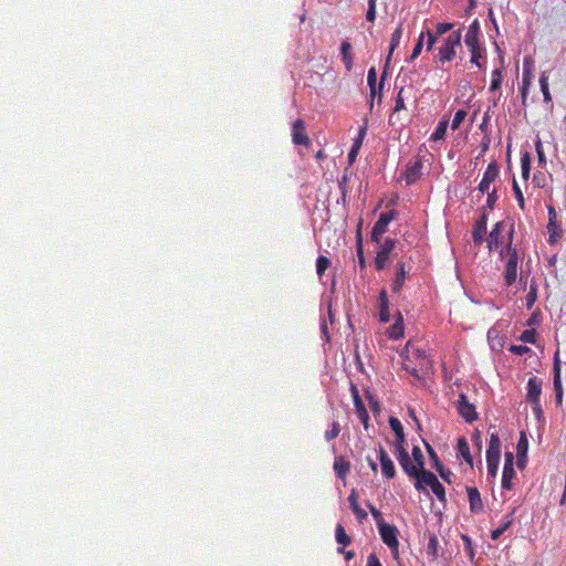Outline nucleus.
Listing matches in <instances>:
<instances>
[{
    "instance_id": "13",
    "label": "nucleus",
    "mask_w": 566,
    "mask_h": 566,
    "mask_svg": "<svg viewBox=\"0 0 566 566\" xmlns=\"http://www.w3.org/2000/svg\"><path fill=\"white\" fill-rule=\"evenodd\" d=\"M486 223H488V212L485 210H483L480 213L479 218L476 219V221L473 226V231H472L473 242L476 245L482 244L484 241V237L486 234Z\"/></svg>"
},
{
    "instance_id": "61",
    "label": "nucleus",
    "mask_w": 566,
    "mask_h": 566,
    "mask_svg": "<svg viewBox=\"0 0 566 566\" xmlns=\"http://www.w3.org/2000/svg\"><path fill=\"white\" fill-rule=\"evenodd\" d=\"M488 465V475L491 478H495L499 469V462H486Z\"/></svg>"
},
{
    "instance_id": "57",
    "label": "nucleus",
    "mask_w": 566,
    "mask_h": 566,
    "mask_svg": "<svg viewBox=\"0 0 566 566\" xmlns=\"http://www.w3.org/2000/svg\"><path fill=\"white\" fill-rule=\"evenodd\" d=\"M367 84L369 87L377 85V72L375 67H370L367 73Z\"/></svg>"
},
{
    "instance_id": "32",
    "label": "nucleus",
    "mask_w": 566,
    "mask_h": 566,
    "mask_svg": "<svg viewBox=\"0 0 566 566\" xmlns=\"http://www.w3.org/2000/svg\"><path fill=\"white\" fill-rule=\"evenodd\" d=\"M335 538L336 542L340 544L343 547L352 543L350 536L346 534V531L342 524H337L335 527Z\"/></svg>"
},
{
    "instance_id": "1",
    "label": "nucleus",
    "mask_w": 566,
    "mask_h": 566,
    "mask_svg": "<svg viewBox=\"0 0 566 566\" xmlns=\"http://www.w3.org/2000/svg\"><path fill=\"white\" fill-rule=\"evenodd\" d=\"M400 356L402 368L416 378H420L430 368V360L426 352L410 342L406 345Z\"/></svg>"
},
{
    "instance_id": "63",
    "label": "nucleus",
    "mask_w": 566,
    "mask_h": 566,
    "mask_svg": "<svg viewBox=\"0 0 566 566\" xmlns=\"http://www.w3.org/2000/svg\"><path fill=\"white\" fill-rule=\"evenodd\" d=\"M516 465L518 469L523 470L527 463V454L523 455L521 453H517L516 455Z\"/></svg>"
},
{
    "instance_id": "11",
    "label": "nucleus",
    "mask_w": 566,
    "mask_h": 566,
    "mask_svg": "<svg viewBox=\"0 0 566 566\" xmlns=\"http://www.w3.org/2000/svg\"><path fill=\"white\" fill-rule=\"evenodd\" d=\"M395 244L396 241L392 239H386L385 242L381 244L380 250L377 252L375 259V266L378 271L384 270L385 266L387 265L390 253L395 248Z\"/></svg>"
},
{
    "instance_id": "5",
    "label": "nucleus",
    "mask_w": 566,
    "mask_h": 566,
    "mask_svg": "<svg viewBox=\"0 0 566 566\" xmlns=\"http://www.w3.org/2000/svg\"><path fill=\"white\" fill-rule=\"evenodd\" d=\"M426 486H429L432 493L439 499L443 500L446 492L443 485L439 482L437 476L427 470L420 471V475L416 481V488L418 490H424Z\"/></svg>"
},
{
    "instance_id": "43",
    "label": "nucleus",
    "mask_w": 566,
    "mask_h": 566,
    "mask_svg": "<svg viewBox=\"0 0 566 566\" xmlns=\"http://www.w3.org/2000/svg\"><path fill=\"white\" fill-rule=\"evenodd\" d=\"M555 228H558L557 224V213L553 206H548V223H547V230H554Z\"/></svg>"
},
{
    "instance_id": "24",
    "label": "nucleus",
    "mask_w": 566,
    "mask_h": 566,
    "mask_svg": "<svg viewBox=\"0 0 566 566\" xmlns=\"http://www.w3.org/2000/svg\"><path fill=\"white\" fill-rule=\"evenodd\" d=\"M365 135H366V127H363L359 129L358 132V135L354 142V144L352 145V148L348 153V161L349 164L352 165L355 160H356V157L358 155V151L361 147V144H363V140L365 138Z\"/></svg>"
},
{
    "instance_id": "45",
    "label": "nucleus",
    "mask_w": 566,
    "mask_h": 566,
    "mask_svg": "<svg viewBox=\"0 0 566 566\" xmlns=\"http://www.w3.org/2000/svg\"><path fill=\"white\" fill-rule=\"evenodd\" d=\"M535 150L538 158V165L544 167L546 165V156L544 154L543 145L539 138L535 142Z\"/></svg>"
},
{
    "instance_id": "36",
    "label": "nucleus",
    "mask_w": 566,
    "mask_h": 566,
    "mask_svg": "<svg viewBox=\"0 0 566 566\" xmlns=\"http://www.w3.org/2000/svg\"><path fill=\"white\" fill-rule=\"evenodd\" d=\"M448 119H442L436 130L433 132V134L431 135V139L432 140H441L443 139L444 135H446V132H447V128H448Z\"/></svg>"
},
{
    "instance_id": "54",
    "label": "nucleus",
    "mask_w": 566,
    "mask_h": 566,
    "mask_svg": "<svg viewBox=\"0 0 566 566\" xmlns=\"http://www.w3.org/2000/svg\"><path fill=\"white\" fill-rule=\"evenodd\" d=\"M547 231L549 232V238H548L549 244H555L563 234V230L559 227L555 228L554 230H547Z\"/></svg>"
},
{
    "instance_id": "8",
    "label": "nucleus",
    "mask_w": 566,
    "mask_h": 566,
    "mask_svg": "<svg viewBox=\"0 0 566 566\" xmlns=\"http://www.w3.org/2000/svg\"><path fill=\"white\" fill-rule=\"evenodd\" d=\"M515 476L514 470V454L511 451H506L504 455V468L502 473V489L511 490L512 480Z\"/></svg>"
},
{
    "instance_id": "35",
    "label": "nucleus",
    "mask_w": 566,
    "mask_h": 566,
    "mask_svg": "<svg viewBox=\"0 0 566 566\" xmlns=\"http://www.w3.org/2000/svg\"><path fill=\"white\" fill-rule=\"evenodd\" d=\"M539 86H541V91L543 93V96H544V102H551L552 101V96H551V93H549V90H548V76L546 75L545 72H543L541 74V77H539Z\"/></svg>"
},
{
    "instance_id": "9",
    "label": "nucleus",
    "mask_w": 566,
    "mask_h": 566,
    "mask_svg": "<svg viewBox=\"0 0 566 566\" xmlns=\"http://www.w3.org/2000/svg\"><path fill=\"white\" fill-rule=\"evenodd\" d=\"M553 385H554L556 405L560 406L563 402L564 391H563L562 377H560V360L558 357V352L554 356Z\"/></svg>"
},
{
    "instance_id": "44",
    "label": "nucleus",
    "mask_w": 566,
    "mask_h": 566,
    "mask_svg": "<svg viewBox=\"0 0 566 566\" xmlns=\"http://www.w3.org/2000/svg\"><path fill=\"white\" fill-rule=\"evenodd\" d=\"M339 432H340L339 423L337 421H334L332 423V428L329 430L325 431V439L327 441L334 440L335 438L338 437Z\"/></svg>"
},
{
    "instance_id": "47",
    "label": "nucleus",
    "mask_w": 566,
    "mask_h": 566,
    "mask_svg": "<svg viewBox=\"0 0 566 566\" xmlns=\"http://www.w3.org/2000/svg\"><path fill=\"white\" fill-rule=\"evenodd\" d=\"M462 460H464L471 468L473 467V459L470 454L469 444L464 438H462Z\"/></svg>"
},
{
    "instance_id": "20",
    "label": "nucleus",
    "mask_w": 566,
    "mask_h": 566,
    "mask_svg": "<svg viewBox=\"0 0 566 566\" xmlns=\"http://www.w3.org/2000/svg\"><path fill=\"white\" fill-rule=\"evenodd\" d=\"M453 28L452 23H438L436 28V32L427 31V48L428 50H431L432 45L437 41V39L440 35H443L444 33L449 32Z\"/></svg>"
},
{
    "instance_id": "31",
    "label": "nucleus",
    "mask_w": 566,
    "mask_h": 566,
    "mask_svg": "<svg viewBox=\"0 0 566 566\" xmlns=\"http://www.w3.org/2000/svg\"><path fill=\"white\" fill-rule=\"evenodd\" d=\"M401 36H402V27L399 25L395 29V31L392 32L391 34V39H390V45H389V52H388V56H387V61L390 60L394 51L398 48L399 43H400V40H401Z\"/></svg>"
},
{
    "instance_id": "60",
    "label": "nucleus",
    "mask_w": 566,
    "mask_h": 566,
    "mask_svg": "<svg viewBox=\"0 0 566 566\" xmlns=\"http://www.w3.org/2000/svg\"><path fill=\"white\" fill-rule=\"evenodd\" d=\"M541 322V315L539 313H533L528 319L526 321V326L533 327L535 325H538Z\"/></svg>"
},
{
    "instance_id": "28",
    "label": "nucleus",
    "mask_w": 566,
    "mask_h": 566,
    "mask_svg": "<svg viewBox=\"0 0 566 566\" xmlns=\"http://www.w3.org/2000/svg\"><path fill=\"white\" fill-rule=\"evenodd\" d=\"M406 274H407V272L405 270V264L403 263H399L396 277H395V280H394L392 284H391L392 292H399L401 290V287L405 284Z\"/></svg>"
},
{
    "instance_id": "19",
    "label": "nucleus",
    "mask_w": 566,
    "mask_h": 566,
    "mask_svg": "<svg viewBox=\"0 0 566 566\" xmlns=\"http://www.w3.org/2000/svg\"><path fill=\"white\" fill-rule=\"evenodd\" d=\"M499 175V168L495 164H490L483 175V178L479 185V190L484 193L489 190L490 184L495 180Z\"/></svg>"
},
{
    "instance_id": "56",
    "label": "nucleus",
    "mask_w": 566,
    "mask_h": 566,
    "mask_svg": "<svg viewBox=\"0 0 566 566\" xmlns=\"http://www.w3.org/2000/svg\"><path fill=\"white\" fill-rule=\"evenodd\" d=\"M531 82H532L531 66L528 63V59H525L524 60V71H523V83L531 84Z\"/></svg>"
},
{
    "instance_id": "10",
    "label": "nucleus",
    "mask_w": 566,
    "mask_h": 566,
    "mask_svg": "<svg viewBox=\"0 0 566 566\" xmlns=\"http://www.w3.org/2000/svg\"><path fill=\"white\" fill-rule=\"evenodd\" d=\"M423 164L421 158L417 157L413 161H410L405 169L403 178L408 185H412L420 180L423 172Z\"/></svg>"
},
{
    "instance_id": "14",
    "label": "nucleus",
    "mask_w": 566,
    "mask_h": 566,
    "mask_svg": "<svg viewBox=\"0 0 566 566\" xmlns=\"http://www.w3.org/2000/svg\"><path fill=\"white\" fill-rule=\"evenodd\" d=\"M292 140L295 145L308 146L311 144L305 123L302 119H296L292 125Z\"/></svg>"
},
{
    "instance_id": "12",
    "label": "nucleus",
    "mask_w": 566,
    "mask_h": 566,
    "mask_svg": "<svg viewBox=\"0 0 566 566\" xmlns=\"http://www.w3.org/2000/svg\"><path fill=\"white\" fill-rule=\"evenodd\" d=\"M397 460L402 468V470L411 478L416 480L420 475V470L416 465V463L410 459L407 450H398V454H396Z\"/></svg>"
},
{
    "instance_id": "53",
    "label": "nucleus",
    "mask_w": 566,
    "mask_h": 566,
    "mask_svg": "<svg viewBox=\"0 0 566 566\" xmlns=\"http://www.w3.org/2000/svg\"><path fill=\"white\" fill-rule=\"evenodd\" d=\"M376 18V0H368V10L366 13V19L369 22H374Z\"/></svg>"
},
{
    "instance_id": "4",
    "label": "nucleus",
    "mask_w": 566,
    "mask_h": 566,
    "mask_svg": "<svg viewBox=\"0 0 566 566\" xmlns=\"http://www.w3.org/2000/svg\"><path fill=\"white\" fill-rule=\"evenodd\" d=\"M378 531L381 541L389 547L392 557H399L398 530L395 525L387 524L385 521L378 522Z\"/></svg>"
},
{
    "instance_id": "26",
    "label": "nucleus",
    "mask_w": 566,
    "mask_h": 566,
    "mask_svg": "<svg viewBox=\"0 0 566 566\" xmlns=\"http://www.w3.org/2000/svg\"><path fill=\"white\" fill-rule=\"evenodd\" d=\"M340 55L346 70L349 72L353 69L354 56L352 54V44L348 41L342 42Z\"/></svg>"
},
{
    "instance_id": "39",
    "label": "nucleus",
    "mask_w": 566,
    "mask_h": 566,
    "mask_svg": "<svg viewBox=\"0 0 566 566\" xmlns=\"http://www.w3.org/2000/svg\"><path fill=\"white\" fill-rule=\"evenodd\" d=\"M536 331L534 328H528L522 332L518 339L523 343L536 344Z\"/></svg>"
},
{
    "instance_id": "50",
    "label": "nucleus",
    "mask_w": 566,
    "mask_h": 566,
    "mask_svg": "<svg viewBox=\"0 0 566 566\" xmlns=\"http://www.w3.org/2000/svg\"><path fill=\"white\" fill-rule=\"evenodd\" d=\"M389 426L391 430L395 432V436H400V432L403 431V427L400 422V420L396 417L389 418Z\"/></svg>"
},
{
    "instance_id": "64",
    "label": "nucleus",
    "mask_w": 566,
    "mask_h": 566,
    "mask_svg": "<svg viewBox=\"0 0 566 566\" xmlns=\"http://www.w3.org/2000/svg\"><path fill=\"white\" fill-rule=\"evenodd\" d=\"M460 119H462V116H460V109H458L453 115V119H452V124H451L452 129H458L460 127Z\"/></svg>"
},
{
    "instance_id": "38",
    "label": "nucleus",
    "mask_w": 566,
    "mask_h": 566,
    "mask_svg": "<svg viewBox=\"0 0 566 566\" xmlns=\"http://www.w3.org/2000/svg\"><path fill=\"white\" fill-rule=\"evenodd\" d=\"M405 93H406L405 87H400V90H399V92L397 94L396 101H395L394 113H398L400 111L406 109V103H405L406 96H405Z\"/></svg>"
},
{
    "instance_id": "42",
    "label": "nucleus",
    "mask_w": 566,
    "mask_h": 566,
    "mask_svg": "<svg viewBox=\"0 0 566 566\" xmlns=\"http://www.w3.org/2000/svg\"><path fill=\"white\" fill-rule=\"evenodd\" d=\"M516 449H517V453H521L522 457L527 454L528 441H527L525 432H521V437L518 439Z\"/></svg>"
},
{
    "instance_id": "18",
    "label": "nucleus",
    "mask_w": 566,
    "mask_h": 566,
    "mask_svg": "<svg viewBox=\"0 0 566 566\" xmlns=\"http://www.w3.org/2000/svg\"><path fill=\"white\" fill-rule=\"evenodd\" d=\"M379 461L384 476L387 479H392L396 474L395 464L381 446L379 447Z\"/></svg>"
},
{
    "instance_id": "46",
    "label": "nucleus",
    "mask_w": 566,
    "mask_h": 566,
    "mask_svg": "<svg viewBox=\"0 0 566 566\" xmlns=\"http://www.w3.org/2000/svg\"><path fill=\"white\" fill-rule=\"evenodd\" d=\"M536 298H537V287H536L535 284H532L531 287H530V292L526 295V307L528 310L532 308V306L534 305Z\"/></svg>"
},
{
    "instance_id": "21",
    "label": "nucleus",
    "mask_w": 566,
    "mask_h": 566,
    "mask_svg": "<svg viewBox=\"0 0 566 566\" xmlns=\"http://www.w3.org/2000/svg\"><path fill=\"white\" fill-rule=\"evenodd\" d=\"M514 513H515V509H513L510 513H507L504 516L501 525L497 528L492 531L491 538L493 541H497L504 534V532L507 531L512 526L513 521H514V517H513Z\"/></svg>"
},
{
    "instance_id": "37",
    "label": "nucleus",
    "mask_w": 566,
    "mask_h": 566,
    "mask_svg": "<svg viewBox=\"0 0 566 566\" xmlns=\"http://www.w3.org/2000/svg\"><path fill=\"white\" fill-rule=\"evenodd\" d=\"M502 73H503L502 69H495L492 72V81H491V85H490L491 91L494 92V91L500 90L501 84H502Z\"/></svg>"
},
{
    "instance_id": "58",
    "label": "nucleus",
    "mask_w": 566,
    "mask_h": 566,
    "mask_svg": "<svg viewBox=\"0 0 566 566\" xmlns=\"http://www.w3.org/2000/svg\"><path fill=\"white\" fill-rule=\"evenodd\" d=\"M490 449H500L501 450V440L497 433H492L490 437L489 447Z\"/></svg>"
},
{
    "instance_id": "6",
    "label": "nucleus",
    "mask_w": 566,
    "mask_h": 566,
    "mask_svg": "<svg viewBox=\"0 0 566 566\" xmlns=\"http://www.w3.org/2000/svg\"><path fill=\"white\" fill-rule=\"evenodd\" d=\"M460 44V29L453 31L439 49V61L449 62L455 55V45Z\"/></svg>"
},
{
    "instance_id": "52",
    "label": "nucleus",
    "mask_w": 566,
    "mask_h": 566,
    "mask_svg": "<svg viewBox=\"0 0 566 566\" xmlns=\"http://www.w3.org/2000/svg\"><path fill=\"white\" fill-rule=\"evenodd\" d=\"M501 458V450L500 449H490L486 450V462H499L500 463Z\"/></svg>"
},
{
    "instance_id": "51",
    "label": "nucleus",
    "mask_w": 566,
    "mask_h": 566,
    "mask_svg": "<svg viewBox=\"0 0 566 566\" xmlns=\"http://www.w3.org/2000/svg\"><path fill=\"white\" fill-rule=\"evenodd\" d=\"M509 350L515 355H525L532 353V349L526 345H511Z\"/></svg>"
},
{
    "instance_id": "59",
    "label": "nucleus",
    "mask_w": 566,
    "mask_h": 566,
    "mask_svg": "<svg viewBox=\"0 0 566 566\" xmlns=\"http://www.w3.org/2000/svg\"><path fill=\"white\" fill-rule=\"evenodd\" d=\"M396 454H398V450H406L405 449V434L403 431L400 432V436H396Z\"/></svg>"
},
{
    "instance_id": "48",
    "label": "nucleus",
    "mask_w": 566,
    "mask_h": 566,
    "mask_svg": "<svg viewBox=\"0 0 566 566\" xmlns=\"http://www.w3.org/2000/svg\"><path fill=\"white\" fill-rule=\"evenodd\" d=\"M438 544H439V541H438L437 536H434V535L430 536L428 545H427V553L429 555H432L433 557H436L438 554L437 553Z\"/></svg>"
},
{
    "instance_id": "25",
    "label": "nucleus",
    "mask_w": 566,
    "mask_h": 566,
    "mask_svg": "<svg viewBox=\"0 0 566 566\" xmlns=\"http://www.w3.org/2000/svg\"><path fill=\"white\" fill-rule=\"evenodd\" d=\"M379 319L385 323L390 319L389 301L385 290L379 294Z\"/></svg>"
},
{
    "instance_id": "7",
    "label": "nucleus",
    "mask_w": 566,
    "mask_h": 566,
    "mask_svg": "<svg viewBox=\"0 0 566 566\" xmlns=\"http://www.w3.org/2000/svg\"><path fill=\"white\" fill-rule=\"evenodd\" d=\"M395 216V210L380 213L370 233L373 241L379 242L380 237L387 231L388 224L394 220Z\"/></svg>"
},
{
    "instance_id": "40",
    "label": "nucleus",
    "mask_w": 566,
    "mask_h": 566,
    "mask_svg": "<svg viewBox=\"0 0 566 566\" xmlns=\"http://www.w3.org/2000/svg\"><path fill=\"white\" fill-rule=\"evenodd\" d=\"M412 457H413V462L416 463L418 469L420 471L424 470V459H423V455H422V451H421V449L419 447H413L412 448Z\"/></svg>"
},
{
    "instance_id": "3",
    "label": "nucleus",
    "mask_w": 566,
    "mask_h": 566,
    "mask_svg": "<svg viewBox=\"0 0 566 566\" xmlns=\"http://www.w3.org/2000/svg\"><path fill=\"white\" fill-rule=\"evenodd\" d=\"M513 232H514L513 226H511L510 231H509L510 240L505 247V250L510 254L509 260L505 265V272H504V280H505V284L507 286L513 285L515 283L516 276H517L518 256H517V251L512 248ZM503 255H504V249H502V251H501V256H503Z\"/></svg>"
},
{
    "instance_id": "16",
    "label": "nucleus",
    "mask_w": 566,
    "mask_h": 566,
    "mask_svg": "<svg viewBox=\"0 0 566 566\" xmlns=\"http://www.w3.org/2000/svg\"><path fill=\"white\" fill-rule=\"evenodd\" d=\"M527 395L526 400L531 405H538L539 397L542 394V380H539L537 377H531L527 381Z\"/></svg>"
},
{
    "instance_id": "62",
    "label": "nucleus",
    "mask_w": 566,
    "mask_h": 566,
    "mask_svg": "<svg viewBox=\"0 0 566 566\" xmlns=\"http://www.w3.org/2000/svg\"><path fill=\"white\" fill-rule=\"evenodd\" d=\"M367 566H382L376 554H370L367 557Z\"/></svg>"
},
{
    "instance_id": "22",
    "label": "nucleus",
    "mask_w": 566,
    "mask_h": 566,
    "mask_svg": "<svg viewBox=\"0 0 566 566\" xmlns=\"http://www.w3.org/2000/svg\"><path fill=\"white\" fill-rule=\"evenodd\" d=\"M467 492L471 511L473 513L481 512L483 510V504L479 490L476 488L467 486Z\"/></svg>"
},
{
    "instance_id": "15",
    "label": "nucleus",
    "mask_w": 566,
    "mask_h": 566,
    "mask_svg": "<svg viewBox=\"0 0 566 566\" xmlns=\"http://www.w3.org/2000/svg\"><path fill=\"white\" fill-rule=\"evenodd\" d=\"M505 228L504 221H499L494 224L493 229L491 230L489 237H488V248L489 251H495L503 242V231Z\"/></svg>"
},
{
    "instance_id": "27",
    "label": "nucleus",
    "mask_w": 566,
    "mask_h": 566,
    "mask_svg": "<svg viewBox=\"0 0 566 566\" xmlns=\"http://www.w3.org/2000/svg\"><path fill=\"white\" fill-rule=\"evenodd\" d=\"M333 467H334L335 473L340 479H345V476L347 475V473L350 469L349 462L345 461V459L343 457L335 458Z\"/></svg>"
},
{
    "instance_id": "23",
    "label": "nucleus",
    "mask_w": 566,
    "mask_h": 566,
    "mask_svg": "<svg viewBox=\"0 0 566 566\" xmlns=\"http://www.w3.org/2000/svg\"><path fill=\"white\" fill-rule=\"evenodd\" d=\"M462 419H464L467 422H473L478 419L475 407L469 402L464 394H462Z\"/></svg>"
},
{
    "instance_id": "33",
    "label": "nucleus",
    "mask_w": 566,
    "mask_h": 566,
    "mask_svg": "<svg viewBox=\"0 0 566 566\" xmlns=\"http://www.w3.org/2000/svg\"><path fill=\"white\" fill-rule=\"evenodd\" d=\"M384 78H385V74H382L381 81H380V83L378 85L369 87V90H370L369 108L370 109H373V107H374V101H375L377 95H378V103L381 102V91H382V87H384Z\"/></svg>"
},
{
    "instance_id": "41",
    "label": "nucleus",
    "mask_w": 566,
    "mask_h": 566,
    "mask_svg": "<svg viewBox=\"0 0 566 566\" xmlns=\"http://www.w3.org/2000/svg\"><path fill=\"white\" fill-rule=\"evenodd\" d=\"M331 262L328 260V258L324 256V255H319L316 260V272L319 276H322L325 271L327 270V268L329 266Z\"/></svg>"
},
{
    "instance_id": "49",
    "label": "nucleus",
    "mask_w": 566,
    "mask_h": 566,
    "mask_svg": "<svg viewBox=\"0 0 566 566\" xmlns=\"http://www.w3.org/2000/svg\"><path fill=\"white\" fill-rule=\"evenodd\" d=\"M513 191H514V196L518 202L520 208L524 209V205H525L524 197H523L522 190L515 179H513Z\"/></svg>"
},
{
    "instance_id": "2",
    "label": "nucleus",
    "mask_w": 566,
    "mask_h": 566,
    "mask_svg": "<svg viewBox=\"0 0 566 566\" xmlns=\"http://www.w3.org/2000/svg\"><path fill=\"white\" fill-rule=\"evenodd\" d=\"M479 34L480 23L478 19H475L469 27L465 34V44L471 52V62L476 64L479 67H482V64L485 61V49L479 41Z\"/></svg>"
},
{
    "instance_id": "34",
    "label": "nucleus",
    "mask_w": 566,
    "mask_h": 566,
    "mask_svg": "<svg viewBox=\"0 0 566 566\" xmlns=\"http://www.w3.org/2000/svg\"><path fill=\"white\" fill-rule=\"evenodd\" d=\"M531 164H532L531 155L527 151H525L521 158L522 177L524 179H528V177H530Z\"/></svg>"
},
{
    "instance_id": "30",
    "label": "nucleus",
    "mask_w": 566,
    "mask_h": 566,
    "mask_svg": "<svg viewBox=\"0 0 566 566\" xmlns=\"http://www.w3.org/2000/svg\"><path fill=\"white\" fill-rule=\"evenodd\" d=\"M388 336L391 339H399L403 336V321L401 314L398 315L395 324L389 328Z\"/></svg>"
},
{
    "instance_id": "17",
    "label": "nucleus",
    "mask_w": 566,
    "mask_h": 566,
    "mask_svg": "<svg viewBox=\"0 0 566 566\" xmlns=\"http://www.w3.org/2000/svg\"><path fill=\"white\" fill-rule=\"evenodd\" d=\"M350 391L353 395V400H354V406L356 409L357 417L364 423L365 428H367L369 416H368L367 409L365 408V405L359 396L357 387L355 385H352Z\"/></svg>"
},
{
    "instance_id": "29",
    "label": "nucleus",
    "mask_w": 566,
    "mask_h": 566,
    "mask_svg": "<svg viewBox=\"0 0 566 566\" xmlns=\"http://www.w3.org/2000/svg\"><path fill=\"white\" fill-rule=\"evenodd\" d=\"M348 502L350 504V509L353 510V512L355 513L356 517L359 521H363L367 517L366 511L363 510L358 504L357 495H356L355 491H352V493L349 494Z\"/></svg>"
},
{
    "instance_id": "55",
    "label": "nucleus",
    "mask_w": 566,
    "mask_h": 566,
    "mask_svg": "<svg viewBox=\"0 0 566 566\" xmlns=\"http://www.w3.org/2000/svg\"><path fill=\"white\" fill-rule=\"evenodd\" d=\"M424 36H427V35H426L424 32H422L420 34V38H419L417 44L415 45V48L412 50L411 59H416L420 54V52L422 50V46H423V39H424Z\"/></svg>"
}]
</instances>
